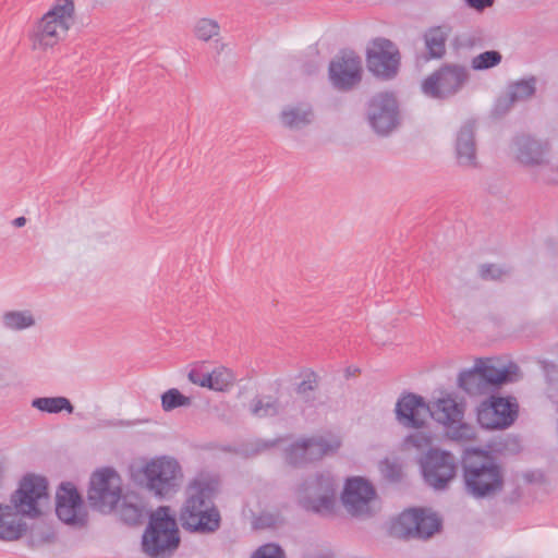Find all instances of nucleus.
<instances>
[{
  "label": "nucleus",
  "instance_id": "obj_1",
  "mask_svg": "<svg viewBox=\"0 0 558 558\" xmlns=\"http://www.w3.org/2000/svg\"><path fill=\"white\" fill-rule=\"evenodd\" d=\"M220 488L218 476L201 474L189 482L179 512V521L184 531L208 535L221 527V512L215 504Z\"/></svg>",
  "mask_w": 558,
  "mask_h": 558
},
{
  "label": "nucleus",
  "instance_id": "obj_2",
  "mask_svg": "<svg viewBox=\"0 0 558 558\" xmlns=\"http://www.w3.org/2000/svg\"><path fill=\"white\" fill-rule=\"evenodd\" d=\"M48 497V481L45 476L26 474L11 494L10 504H0V541L22 538L28 530L22 520H9L13 515L36 519L41 515L39 500Z\"/></svg>",
  "mask_w": 558,
  "mask_h": 558
},
{
  "label": "nucleus",
  "instance_id": "obj_3",
  "mask_svg": "<svg viewBox=\"0 0 558 558\" xmlns=\"http://www.w3.org/2000/svg\"><path fill=\"white\" fill-rule=\"evenodd\" d=\"M89 506L101 513H111L117 509L122 522L137 525L144 519V506L135 495L122 496L121 477L113 468H102L95 471L89 478L87 490Z\"/></svg>",
  "mask_w": 558,
  "mask_h": 558
},
{
  "label": "nucleus",
  "instance_id": "obj_4",
  "mask_svg": "<svg viewBox=\"0 0 558 558\" xmlns=\"http://www.w3.org/2000/svg\"><path fill=\"white\" fill-rule=\"evenodd\" d=\"M465 493L474 499L493 498L505 487V469L493 452L483 447H465L461 454Z\"/></svg>",
  "mask_w": 558,
  "mask_h": 558
},
{
  "label": "nucleus",
  "instance_id": "obj_5",
  "mask_svg": "<svg viewBox=\"0 0 558 558\" xmlns=\"http://www.w3.org/2000/svg\"><path fill=\"white\" fill-rule=\"evenodd\" d=\"M181 544L180 530L170 507L160 506L148 517L141 550L149 558H170Z\"/></svg>",
  "mask_w": 558,
  "mask_h": 558
},
{
  "label": "nucleus",
  "instance_id": "obj_6",
  "mask_svg": "<svg viewBox=\"0 0 558 558\" xmlns=\"http://www.w3.org/2000/svg\"><path fill=\"white\" fill-rule=\"evenodd\" d=\"M520 367L514 362L497 367L490 361L477 359L468 369L458 375V387L470 397L498 392L504 385L519 380Z\"/></svg>",
  "mask_w": 558,
  "mask_h": 558
},
{
  "label": "nucleus",
  "instance_id": "obj_7",
  "mask_svg": "<svg viewBox=\"0 0 558 558\" xmlns=\"http://www.w3.org/2000/svg\"><path fill=\"white\" fill-rule=\"evenodd\" d=\"M181 478L180 463L167 456L151 459L132 473L135 484L159 498H169L174 495L180 487Z\"/></svg>",
  "mask_w": 558,
  "mask_h": 558
},
{
  "label": "nucleus",
  "instance_id": "obj_8",
  "mask_svg": "<svg viewBox=\"0 0 558 558\" xmlns=\"http://www.w3.org/2000/svg\"><path fill=\"white\" fill-rule=\"evenodd\" d=\"M515 159L525 167H536L534 173L536 181L545 184L556 183L557 171L550 163V144L548 141L538 140L529 134H520L513 137Z\"/></svg>",
  "mask_w": 558,
  "mask_h": 558
},
{
  "label": "nucleus",
  "instance_id": "obj_9",
  "mask_svg": "<svg viewBox=\"0 0 558 558\" xmlns=\"http://www.w3.org/2000/svg\"><path fill=\"white\" fill-rule=\"evenodd\" d=\"M442 529V520L429 509L410 508L395 518L389 534L400 539H429Z\"/></svg>",
  "mask_w": 558,
  "mask_h": 558
},
{
  "label": "nucleus",
  "instance_id": "obj_10",
  "mask_svg": "<svg viewBox=\"0 0 558 558\" xmlns=\"http://www.w3.org/2000/svg\"><path fill=\"white\" fill-rule=\"evenodd\" d=\"M476 422L486 430H504L514 424L519 404L512 396L502 397L490 392L475 408Z\"/></svg>",
  "mask_w": 558,
  "mask_h": 558
},
{
  "label": "nucleus",
  "instance_id": "obj_11",
  "mask_svg": "<svg viewBox=\"0 0 558 558\" xmlns=\"http://www.w3.org/2000/svg\"><path fill=\"white\" fill-rule=\"evenodd\" d=\"M340 447L341 440L336 437L331 439L323 435L303 437L284 449V461L292 468H304L323 460L325 457L335 456Z\"/></svg>",
  "mask_w": 558,
  "mask_h": 558
},
{
  "label": "nucleus",
  "instance_id": "obj_12",
  "mask_svg": "<svg viewBox=\"0 0 558 558\" xmlns=\"http://www.w3.org/2000/svg\"><path fill=\"white\" fill-rule=\"evenodd\" d=\"M336 488L337 485L330 474L316 473L301 483L299 506L317 514L331 513L335 509Z\"/></svg>",
  "mask_w": 558,
  "mask_h": 558
},
{
  "label": "nucleus",
  "instance_id": "obj_13",
  "mask_svg": "<svg viewBox=\"0 0 558 558\" xmlns=\"http://www.w3.org/2000/svg\"><path fill=\"white\" fill-rule=\"evenodd\" d=\"M365 116L377 135H389L401 122L399 101L395 93L385 90L374 94L366 102Z\"/></svg>",
  "mask_w": 558,
  "mask_h": 558
},
{
  "label": "nucleus",
  "instance_id": "obj_14",
  "mask_svg": "<svg viewBox=\"0 0 558 558\" xmlns=\"http://www.w3.org/2000/svg\"><path fill=\"white\" fill-rule=\"evenodd\" d=\"M469 78L470 74L464 65L444 63L423 81L422 89L425 95L444 100L457 95Z\"/></svg>",
  "mask_w": 558,
  "mask_h": 558
},
{
  "label": "nucleus",
  "instance_id": "obj_15",
  "mask_svg": "<svg viewBox=\"0 0 558 558\" xmlns=\"http://www.w3.org/2000/svg\"><path fill=\"white\" fill-rule=\"evenodd\" d=\"M420 466L425 483L436 490L446 489L458 471L452 452L432 447L420 459Z\"/></svg>",
  "mask_w": 558,
  "mask_h": 558
},
{
  "label": "nucleus",
  "instance_id": "obj_16",
  "mask_svg": "<svg viewBox=\"0 0 558 558\" xmlns=\"http://www.w3.org/2000/svg\"><path fill=\"white\" fill-rule=\"evenodd\" d=\"M365 61L367 70L374 76L389 81L399 73L401 53L393 41L385 37H377L371 40L366 49Z\"/></svg>",
  "mask_w": 558,
  "mask_h": 558
},
{
  "label": "nucleus",
  "instance_id": "obj_17",
  "mask_svg": "<svg viewBox=\"0 0 558 558\" xmlns=\"http://www.w3.org/2000/svg\"><path fill=\"white\" fill-rule=\"evenodd\" d=\"M56 514L64 524L75 529H83L88 523V514L84 500L76 486L71 482H63L56 493Z\"/></svg>",
  "mask_w": 558,
  "mask_h": 558
},
{
  "label": "nucleus",
  "instance_id": "obj_18",
  "mask_svg": "<svg viewBox=\"0 0 558 558\" xmlns=\"http://www.w3.org/2000/svg\"><path fill=\"white\" fill-rule=\"evenodd\" d=\"M362 59L354 51H341L329 63L328 77L337 90H353L362 82Z\"/></svg>",
  "mask_w": 558,
  "mask_h": 558
},
{
  "label": "nucleus",
  "instance_id": "obj_19",
  "mask_svg": "<svg viewBox=\"0 0 558 558\" xmlns=\"http://www.w3.org/2000/svg\"><path fill=\"white\" fill-rule=\"evenodd\" d=\"M430 412V405L425 399L414 392H403L395 407L396 418L407 428L420 429L425 426V417Z\"/></svg>",
  "mask_w": 558,
  "mask_h": 558
},
{
  "label": "nucleus",
  "instance_id": "obj_20",
  "mask_svg": "<svg viewBox=\"0 0 558 558\" xmlns=\"http://www.w3.org/2000/svg\"><path fill=\"white\" fill-rule=\"evenodd\" d=\"M454 151L459 166L472 168L477 166L475 121L468 120L461 125L457 133Z\"/></svg>",
  "mask_w": 558,
  "mask_h": 558
},
{
  "label": "nucleus",
  "instance_id": "obj_21",
  "mask_svg": "<svg viewBox=\"0 0 558 558\" xmlns=\"http://www.w3.org/2000/svg\"><path fill=\"white\" fill-rule=\"evenodd\" d=\"M376 497L374 485L364 477L347 480L341 496L342 502L354 510H360Z\"/></svg>",
  "mask_w": 558,
  "mask_h": 558
},
{
  "label": "nucleus",
  "instance_id": "obj_22",
  "mask_svg": "<svg viewBox=\"0 0 558 558\" xmlns=\"http://www.w3.org/2000/svg\"><path fill=\"white\" fill-rule=\"evenodd\" d=\"M428 415L435 421L444 424L445 428L450 426L451 423H457L459 420H463L464 410L463 407L458 404L451 397L438 399Z\"/></svg>",
  "mask_w": 558,
  "mask_h": 558
},
{
  "label": "nucleus",
  "instance_id": "obj_23",
  "mask_svg": "<svg viewBox=\"0 0 558 558\" xmlns=\"http://www.w3.org/2000/svg\"><path fill=\"white\" fill-rule=\"evenodd\" d=\"M428 59H441L446 54L448 32L442 26L429 27L423 35Z\"/></svg>",
  "mask_w": 558,
  "mask_h": 558
},
{
  "label": "nucleus",
  "instance_id": "obj_24",
  "mask_svg": "<svg viewBox=\"0 0 558 558\" xmlns=\"http://www.w3.org/2000/svg\"><path fill=\"white\" fill-rule=\"evenodd\" d=\"M58 28H61V24L56 19H47V14H45L38 22L35 44L44 48L53 47L60 38Z\"/></svg>",
  "mask_w": 558,
  "mask_h": 558
},
{
  "label": "nucleus",
  "instance_id": "obj_25",
  "mask_svg": "<svg viewBox=\"0 0 558 558\" xmlns=\"http://www.w3.org/2000/svg\"><path fill=\"white\" fill-rule=\"evenodd\" d=\"M313 111L310 106L288 107L281 112V122L289 129L300 130L312 122Z\"/></svg>",
  "mask_w": 558,
  "mask_h": 558
},
{
  "label": "nucleus",
  "instance_id": "obj_26",
  "mask_svg": "<svg viewBox=\"0 0 558 558\" xmlns=\"http://www.w3.org/2000/svg\"><path fill=\"white\" fill-rule=\"evenodd\" d=\"M32 407L49 414H57L62 411L73 413L74 407L66 397H38L33 399Z\"/></svg>",
  "mask_w": 558,
  "mask_h": 558
},
{
  "label": "nucleus",
  "instance_id": "obj_27",
  "mask_svg": "<svg viewBox=\"0 0 558 558\" xmlns=\"http://www.w3.org/2000/svg\"><path fill=\"white\" fill-rule=\"evenodd\" d=\"M251 413L259 418L280 414L282 407L278 398L271 396L255 397L250 404Z\"/></svg>",
  "mask_w": 558,
  "mask_h": 558
},
{
  "label": "nucleus",
  "instance_id": "obj_28",
  "mask_svg": "<svg viewBox=\"0 0 558 558\" xmlns=\"http://www.w3.org/2000/svg\"><path fill=\"white\" fill-rule=\"evenodd\" d=\"M484 449L493 452V456H517L522 451V444L519 436L507 435L498 440L488 442Z\"/></svg>",
  "mask_w": 558,
  "mask_h": 558
},
{
  "label": "nucleus",
  "instance_id": "obj_29",
  "mask_svg": "<svg viewBox=\"0 0 558 558\" xmlns=\"http://www.w3.org/2000/svg\"><path fill=\"white\" fill-rule=\"evenodd\" d=\"M205 381V388L215 391H226L233 385L234 376L230 369L217 367L211 372H206Z\"/></svg>",
  "mask_w": 558,
  "mask_h": 558
},
{
  "label": "nucleus",
  "instance_id": "obj_30",
  "mask_svg": "<svg viewBox=\"0 0 558 558\" xmlns=\"http://www.w3.org/2000/svg\"><path fill=\"white\" fill-rule=\"evenodd\" d=\"M507 92L512 95L517 102L524 101L536 93V77L530 76L529 78L510 82Z\"/></svg>",
  "mask_w": 558,
  "mask_h": 558
},
{
  "label": "nucleus",
  "instance_id": "obj_31",
  "mask_svg": "<svg viewBox=\"0 0 558 558\" xmlns=\"http://www.w3.org/2000/svg\"><path fill=\"white\" fill-rule=\"evenodd\" d=\"M547 388L545 393L553 403H558V367L555 363L547 362L546 360L539 361Z\"/></svg>",
  "mask_w": 558,
  "mask_h": 558
},
{
  "label": "nucleus",
  "instance_id": "obj_32",
  "mask_svg": "<svg viewBox=\"0 0 558 558\" xmlns=\"http://www.w3.org/2000/svg\"><path fill=\"white\" fill-rule=\"evenodd\" d=\"M502 61V54L498 50H486L473 57L471 68L474 71H486L499 65Z\"/></svg>",
  "mask_w": 558,
  "mask_h": 558
},
{
  "label": "nucleus",
  "instance_id": "obj_33",
  "mask_svg": "<svg viewBox=\"0 0 558 558\" xmlns=\"http://www.w3.org/2000/svg\"><path fill=\"white\" fill-rule=\"evenodd\" d=\"M3 324L8 329L22 330L34 326L35 319L27 312L11 311L3 315Z\"/></svg>",
  "mask_w": 558,
  "mask_h": 558
},
{
  "label": "nucleus",
  "instance_id": "obj_34",
  "mask_svg": "<svg viewBox=\"0 0 558 558\" xmlns=\"http://www.w3.org/2000/svg\"><path fill=\"white\" fill-rule=\"evenodd\" d=\"M73 12L74 3L72 0H59L46 14L47 19H56L61 24L62 32H65L68 29L66 17H71Z\"/></svg>",
  "mask_w": 558,
  "mask_h": 558
},
{
  "label": "nucleus",
  "instance_id": "obj_35",
  "mask_svg": "<svg viewBox=\"0 0 558 558\" xmlns=\"http://www.w3.org/2000/svg\"><path fill=\"white\" fill-rule=\"evenodd\" d=\"M191 399L180 392L177 388H171L161 395V407L166 412H170L177 408L189 407Z\"/></svg>",
  "mask_w": 558,
  "mask_h": 558
},
{
  "label": "nucleus",
  "instance_id": "obj_36",
  "mask_svg": "<svg viewBox=\"0 0 558 558\" xmlns=\"http://www.w3.org/2000/svg\"><path fill=\"white\" fill-rule=\"evenodd\" d=\"M446 435L456 441L471 440L476 436L475 428L471 424L459 420L457 423H451L450 426L445 428Z\"/></svg>",
  "mask_w": 558,
  "mask_h": 558
},
{
  "label": "nucleus",
  "instance_id": "obj_37",
  "mask_svg": "<svg viewBox=\"0 0 558 558\" xmlns=\"http://www.w3.org/2000/svg\"><path fill=\"white\" fill-rule=\"evenodd\" d=\"M318 387L317 375L315 372L310 371L306 378L299 383L295 387V392L300 395L305 403L312 404L315 397L312 395Z\"/></svg>",
  "mask_w": 558,
  "mask_h": 558
},
{
  "label": "nucleus",
  "instance_id": "obj_38",
  "mask_svg": "<svg viewBox=\"0 0 558 558\" xmlns=\"http://www.w3.org/2000/svg\"><path fill=\"white\" fill-rule=\"evenodd\" d=\"M219 24L210 19H201L195 25V35L198 39L208 41L219 34Z\"/></svg>",
  "mask_w": 558,
  "mask_h": 558
},
{
  "label": "nucleus",
  "instance_id": "obj_39",
  "mask_svg": "<svg viewBox=\"0 0 558 558\" xmlns=\"http://www.w3.org/2000/svg\"><path fill=\"white\" fill-rule=\"evenodd\" d=\"M515 102L517 101L510 93L506 92L505 94H501L496 98L492 107L490 117L494 119H500L505 117Z\"/></svg>",
  "mask_w": 558,
  "mask_h": 558
},
{
  "label": "nucleus",
  "instance_id": "obj_40",
  "mask_svg": "<svg viewBox=\"0 0 558 558\" xmlns=\"http://www.w3.org/2000/svg\"><path fill=\"white\" fill-rule=\"evenodd\" d=\"M380 472L383 476L391 483H399L402 480L403 472L400 463L396 461H390L388 458H385L380 462Z\"/></svg>",
  "mask_w": 558,
  "mask_h": 558
},
{
  "label": "nucleus",
  "instance_id": "obj_41",
  "mask_svg": "<svg viewBox=\"0 0 558 558\" xmlns=\"http://www.w3.org/2000/svg\"><path fill=\"white\" fill-rule=\"evenodd\" d=\"M511 274L510 267H500L495 264H483L480 267V277L483 280H501L504 276Z\"/></svg>",
  "mask_w": 558,
  "mask_h": 558
},
{
  "label": "nucleus",
  "instance_id": "obj_42",
  "mask_svg": "<svg viewBox=\"0 0 558 558\" xmlns=\"http://www.w3.org/2000/svg\"><path fill=\"white\" fill-rule=\"evenodd\" d=\"M251 558H287L283 548L277 543H267L259 546Z\"/></svg>",
  "mask_w": 558,
  "mask_h": 558
},
{
  "label": "nucleus",
  "instance_id": "obj_43",
  "mask_svg": "<svg viewBox=\"0 0 558 558\" xmlns=\"http://www.w3.org/2000/svg\"><path fill=\"white\" fill-rule=\"evenodd\" d=\"M432 438L429 435H426L422 432H416L414 434L409 435L405 438V444L416 448L423 449L430 445Z\"/></svg>",
  "mask_w": 558,
  "mask_h": 558
},
{
  "label": "nucleus",
  "instance_id": "obj_44",
  "mask_svg": "<svg viewBox=\"0 0 558 558\" xmlns=\"http://www.w3.org/2000/svg\"><path fill=\"white\" fill-rule=\"evenodd\" d=\"M277 442L278 440H258L252 446L251 449H246L243 453L245 457H254L264 450L275 447Z\"/></svg>",
  "mask_w": 558,
  "mask_h": 558
},
{
  "label": "nucleus",
  "instance_id": "obj_45",
  "mask_svg": "<svg viewBox=\"0 0 558 558\" xmlns=\"http://www.w3.org/2000/svg\"><path fill=\"white\" fill-rule=\"evenodd\" d=\"M206 372L207 371H204V367L203 366H199V367H194L192 368L189 374H187V377H189V380L191 383H193L194 385H197L199 387H204L205 388V376H206Z\"/></svg>",
  "mask_w": 558,
  "mask_h": 558
},
{
  "label": "nucleus",
  "instance_id": "obj_46",
  "mask_svg": "<svg viewBox=\"0 0 558 558\" xmlns=\"http://www.w3.org/2000/svg\"><path fill=\"white\" fill-rule=\"evenodd\" d=\"M468 8L477 12H483L485 9L494 5L495 0H464Z\"/></svg>",
  "mask_w": 558,
  "mask_h": 558
},
{
  "label": "nucleus",
  "instance_id": "obj_47",
  "mask_svg": "<svg viewBox=\"0 0 558 558\" xmlns=\"http://www.w3.org/2000/svg\"><path fill=\"white\" fill-rule=\"evenodd\" d=\"M523 478L526 483H543L545 481V475L541 471H527L523 473Z\"/></svg>",
  "mask_w": 558,
  "mask_h": 558
},
{
  "label": "nucleus",
  "instance_id": "obj_48",
  "mask_svg": "<svg viewBox=\"0 0 558 558\" xmlns=\"http://www.w3.org/2000/svg\"><path fill=\"white\" fill-rule=\"evenodd\" d=\"M522 497V489L517 485L504 499L506 504L513 505L518 502Z\"/></svg>",
  "mask_w": 558,
  "mask_h": 558
},
{
  "label": "nucleus",
  "instance_id": "obj_49",
  "mask_svg": "<svg viewBox=\"0 0 558 558\" xmlns=\"http://www.w3.org/2000/svg\"><path fill=\"white\" fill-rule=\"evenodd\" d=\"M302 71L307 75H312L318 71V65L313 62H304L302 64Z\"/></svg>",
  "mask_w": 558,
  "mask_h": 558
},
{
  "label": "nucleus",
  "instance_id": "obj_50",
  "mask_svg": "<svg viewBox=\"0 0 558 558\" xmlns=\"http://www.w3.org/2000/svg\"><path fill=\"white\" fill-rule=\"evenodd\" d=\"M12 223L16 228H22L26 225V218L24 216L17 217L12 221Z\"/></svg>",
  "mask_w": 558,
  "mask_h": 558
},
{
  "label": "nucleus",
  "instance_id": "obj_51",
  "mask_svg": "<svg viewBox=\"0 0 558 558\" xmlns=\"http://www.w3.org/2000/svg\"><path fill=\"white\" fill-rule=\"evenodd\" d=\"M4 472H5L4 463H3V461L0 460V489L2 488Z\"/></svg>",
  "mask_w": 558,
  "mask_h": 558
},
{
  "label": "nucleus",
  "instance_id": "obj_52",
  "mask_svg": "<svg viewBox=\"0 0 558 558\" xmlns=\"http://www.w3.org/2000/svg\"><path fill=\"white\" fill-rule=\"evenodd\" d=\"M267 519H268V520H271V518H270V517H269V518H267ZM263 525H264V526H270V525H271V523H270V521H267V522H265Z\"/></svg>",
  "mask_w": 558,
  "mask_h": 558
},
{
  "label": "nucleus",
  "instance_id": "obj_53",
  "mask_svg": "<svg viewBox=\"0 0 558 558\" xmlns=\"http://www.w3.org/2000/svg\"><path fill=\"white\" fill-rule=\"evenodd\" d=\"M315 558H331V557H329V556H327V555H318V556H316Z\"/></svg>",
  "mask_w": 558,
  "mask_h": 558
},
{
  "label": "nucleus",
  "instance_id": "obj_54",
  "mask_svg": "<svg viewBox=\"0 0 558 558\" xmlns=\"http://www.w3.org/2000/svg\"><path fill=\"white\" fill-rule=\"evenodd\" d=\"M52 537V534L47 535L44 539L49 541Z\"/></svg>",
  "mask_w": 558,
  "mask_h": 558
}]
</instances>
